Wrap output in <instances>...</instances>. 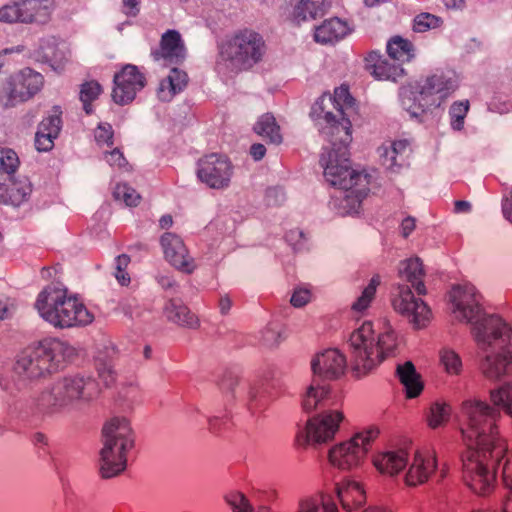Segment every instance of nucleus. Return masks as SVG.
Segmentation results:
<instances>
[{"label": "nucleus", "instance_id": "338daca9", "mask_svg": "<svg viewBox=\"0 0 512 512\" xmlns=\"http://www.w3.org/2000/svg\"><path fill=\"white\" fill-rule=\"evenodd\" d=\"M502 510L503 512H512V491L506 496Z\"/></svg>", "mask_w": 512, "mask_h": 512}, {"label": "nucleus", "instance_id": "b1692460", "mask_svg": "<svg viewBox=\"0 0 512 512\" xmlns=\"http://www.w3.org/2000/svg\"><path fill=\"white\" fill-rule=\"evenodd\" d=\"M473 325L475 339L478 343L488 346L500 339L505 332L512 330L499 316L484 314L476 322H470Z\"/></svg>", "mask_w": 512, "mask_h": 512}, {"label": "nucleus", "instance_id": "6e6d98bb", "mask_svg": "<svg viewBox=\"0 0 512 512\" xmlns=\"http://www.w3.org/2000/svg\"><path fill=\"white\" fill-rule=\"evenodd\" d=\"M502 482L506 488L512 491V454L507 457L503 465Z\"/></svg>", "mask_w": 512, "mask_h": 512}, {"label": "nucleus", "instance_id": "aec40b11", "mask_svg": "<svg viewBox=\"0 0 512 512\" xmlns=\"http://www.w3.org/2000/svg\"><path fill=\"white\" fill-rule=\"evenodd\" d=\"M103 442L132 449L135 446V435L131 421L125 416H113L107 419L101 429Z\"/></svg>", "mask_w": 512, "mask_h": 512}, {"label": "nucleus", "instance_id": "052dcab7", "mask_svg": "<svg viewBox=\"0 0 512 512\" xmlns=\"http://www.w3.org/2000/svg\"><path fill=\"white\" fill-rule=\"evenodd\" d=\"M218 306L222 314H227L232 306L231 297L228 294L220 297L218 300Z\"/></svg>", "mask_w": 512, "mask_h": 512}, {"label": "nucleus", "instance_id": "412c9836", "mask_svg": "<svg viewBox=\"0 0 512 512\" xmlns=\"http://www.w3.org/2000/svg\"><path fill=\"white\" fill-rule=\"evenodd\" d=\"M131 449L103 442L100 450L99 473L102 478L109 479L120 475L127 467V454Z\"/></svg>", "mask_w": 512, "mask_h": 512}, {"label": "nucleus", "instance_id": "1a4fd4ad", "mask_svg": "<svg viewBox=\"0 0 512 512\" xmlns=\"http://www.w3.org/2000/svg\"><path fill=\"white\" fill-rule=\"evenodd\" d=\"M379 434V428L371 426L362 432L356 433L349 440L334 445L328 451L330 464L344 471L359 467L366 458L371 443L378 438Z\"/></svg>", "mask_w": 512, "mask_h": 512}, {"label": "nucleus", "instance_id": "4468645a", "mask_svg": "<svg viewBox=\"0 0 512 512\" xmlns=\"http://www.w3.org/2000/svg\"><path fill=\"white\" fill-rule=\"evenodd\" d=\"M449 299L453 306V313L461 322H476L484 314L481 303L482 295L471 284H456L449 291Z\"/></svg>", "mask_w": 512, "mask_h": 512}, {"label": "nucleus", "instance_id": "a878e982", "mask_svg": "<svg viewBox=\"0 0 512 512\" xmlns=\"http://www.w3.org/2000/svg\"><path fill=\"white\" fill-rule=\"evenodd\" d=\"M61 116V107L54 106L52 114L40 122L35 134V146L38 151L48 152L54 147V139L58 137L61 130Z\"/></svg>", "mask_w": 512, "mask_h": 512}, {"label": "nucleus", "instance_id": "5fc2aeb1", "mask_svg": "<svg viewBox=\"0 0 512 512\" xmlns=\"http://www.w3.org/2000/svg\"><path fill=\"white\" fill-rule=\"evenodd\" d=\"M234 512H255L254 508L250 504L248 498L244 494H240V500L238 504L233 503ZM256 512H271L268 507H260Z\"/></svg>", "mask_w": 512, "mask_h": 512}, {"label": "nucleus", "instance_id": "de8ad7c7", "mask_svg": "<svg viewBox=\"0 0 512 512\" xmlns=\"http://www.w3.org/2000/svg\"><path fill=\"white\" fill-rule=\"evenodd\" d=\"M440 362L448 374L458 375L462 370L461 358L451 349H444L441 351Z\"/></svg>", "mask_w": 512, "mask_h": 512}, {"label": "nucleus", "instance_id": "473e14b6", "mask_svg": "<svg viewBox=\"0 0 512 512\" xmlns=\"http://www.w3.org/2000/svg\"><path fill=\"white\" fill-rule=\"evenodd\" d=\"M253 132L261 137L267 144L279 145L283 141L281 127L276 117L267 112L253 126Z\"/></svg>", "mask_w": 512, "mask_h": 512}, {"label": "nucleus", "instance_id": "c03bdc74", "mask_svg": "<svg viewBox=\"0 0 512 512\" xmlns=\"http://www.w3.org/2000/svg\"><path fill=\"white\" fill-rule=\"evenodd\" d=\"M380 285L379 276L376 275L371 278L369 284L363 289L362 294L352 304V310L356 312L365 311L375 298L377 287Z\"/></svg>", "mask_w": 512, "mask_h": 512}, {"label": "nucleus", "instance_id": "bf43d9fd", "mask_svg": "<svg viewBox=\"0 0 512 512\" xmlns=\"http://www.w3.org/2000/svg\"><path fill=\"white\" fill-rule=\"evenodd\" d=\"M266 154V147L262 143H254L250 147V155L254 160H261Z\"/></svg>", "mask_w": 512, "mask_h": 512}, {"label": "nucleus", "instance_id": "72a5a7b5", "mask_svg": "<svg viewBox=\"0 0 512 512\" xmlns=\"http://www.w3.org/2000/svg\"><path fill=\"white\" fill-rule=\"evenodd\" d=\"M512 364V352L486 356L481 363L484 376L491 380H499L508 372V366Z\"/></svg>", "mask_w": 512, "mask_h": 512}, {"label": "nucleus", "instance_id": "423d86ee", "mask_svg": "<svg viewBox=\"0 0 512 512\" xmlns=\"http://www.w3.org/2000/svg\"><path fill=\"white\" fill-rule=\"evenodd\" d=\"M100 393L98 382L80 374L65 375L43 390L36 404L45 413H59L79 403L90 402Z\"/></svg>", "mask_w": 512, "mask_h": 512}, {"label": "nucleus", "instance_id": "f257e3e1", "mask_svg": "<svg viewBox=\"0 0 512 512\" xmlns=\"http://www.w3.org/2000/svg\"><path fill=\"white\" fill-rule=\"evenodd\" d=\"M318 118L325 121L319 130L323 139L330 143L331 148L322 154L324 161V177L335 188L349 191L345 199H355L358 204L370 192L369 174H363L352 168L349 144L352 141V123L347 114L353 109L355 99L347 85L336 88L334 94H323L318 101Z\"/></svg>", "mask_w": 512, "mask_h": 512}, {"label": "nucleus", "instance_id": "393cba45", "mask_svg": "<svg viewBox=\"0 0 512 512\" xmlns=\"http://www.w3.org/2000/svg\"><path fill=\"white\" fill-rule=\"evenodd\" d=\"M364 68L375 79L380 81H396L404 74L403 68L391 63L387 58L375 50L368 51L364 56Z\"/></svg>", "mask_w": 512, "mask_h": 512}, {"label": "nucleus", "instance_id": "f8f14e48", "mask_svg": "<svg viewBox=\"0 0 512 512\" xmlns=\"http://www.w3.org/2000/svg\"><path fill=\"white\" fill-rule=\"evenodd\" d=\"M457 85L451 77L443 74H433L426 78L413 105L416 106L412 113H426L438 107L456 90Z\"/></svg>", "mask_w": 512, "mask_h": 512}, {"label": "nucleus", "instance_id": "20e7f679", "mask_svg": "<svg viewBox=\"0 0 512 512\" xmlns=\"http://www.w3.org/2000/svg\"><path fill=\"white\" fill-rule=\"evenodd\" d=\"M507 444L479 446L470 444L461 453L462 479L478 496L490 495L496 486V469L507 454Z\"/></svg>", "mask_w": 512, "mask_h": 512}, {"label": "nucleus", "instance_id": "ea45409f", "mask_svg": "<svg viewBox=\"0 0 512 512\" xmlns=\"http://www.w3.org/2000/svg\"><path fill=\"white\" fill-rule=\"evenodd\" d=\"M188 83V76L184 71L173 68L170 74L161 80L159 91H168L170 96L176 95Z\"/></svg>", "mask_w": 512, "mask_h": 512}, {"label": "nucleus", "instance_id": "c85d7f7f", "mask_svg": "<svg viewBox=\"0 0 512 512\" xmlns=\"http://www.w3.org/2000/svg\"><path fill=\"white\" fill-rule=\"evenodd\" d=\"M350 32L346 21L332 17L315 27L314 40L321 44H333L343 39Z\"/></svg>", "mask_w": 512, "mask_h": 512}, {"label": "nucleus", "instance_id": "603ef678", "mask_svg": "<svg viewBox=\"0 0 512 512\" xmlns=\"http://www.w3.org/2000/svg\"><path fill=\"white\" fill-rule=\"evenodd\" d=\"M311 297L312 293L310 289L298 287L294 290L290 303L293 307L301 308L310 302Z\"/></svg>", "mask_w": 512, "mask_h": 512}, {"label": "nucleus", "instance_id": "a211bd4d", "mask_svg": "<svg viewBox=\"0 0 512 512\" xmlns=\"http://www.w3.org/2000/svg\"><path fill=\"white\" fill-rule=\"evenodd\" d=\"M346 368V356L336 348H329L316 354L311 362L314 375L322 380H338L345 374Z\"/></svg>", "mask_w": 512, "mask_h": 512}, {"label": "nucleus", "instance_id": "e433bc0d", "mask_svg": "<svg viewBox=\"0 0 512 512\" xmlns=\"http://www.w3.org/2000/svg\"><path fill=\"white\" fill-rule=\"evenodd\" d=\"M278 392L270 383H263L256 388L249 401V409L253 414H262L269 404L277 397Z\"/></svg>", "mask_w": 512, "mask_h": 512}, {"label": "nucleus", "instance_id": "f3484780", "mask_svg": "<svg viewBox=\"0 0 512 512\" xmlns=\"http://www.w3.org/2000/svg\"><path fill=\"white\" fill-rule=\"evenodd\" d=\"M113 84L112 100L124 106L134 101L136 94L145 87L146 78L137 66L126 64L114 75Z\"/></svg>", "mask_w": 512, "mask_h": 512}, {"label": "nucleus", "instance_id": "49530a36", "mask_svg": "<svg viewBox=\"0 0 512 512\" xmlns=\"http://www.w3.org/2000/svg\"><path fill=\"white\" fill-rule=\"evenodd\" d=\"M113 197L115 200L123 201L129 207L137 206L141 199L140 194L125 183H118L115 186Z\"/></svg>", "mask_w": 512, "mask_h": 512}, {"label": "nucleus", "instance_id": "7c9ffc66", "mask_svg": "<svg viewBox=\"0 0 512 512\" xmlns=\"http://www.w3.org/2000/svg\"><path fill=\"white\" fill-rule=\"evenodd\" d=\"M167 318L178 326L187 329H198L200 320L196 314L183 303L170 299L164 308Z\"/></svg>", "mask_w": 512, "mask_h": 512}, {"label": "nucleus", "instance_id": "4be33fe9", "mask_svg": "<svg viewBox=\"0 0 512 512\" xmlns=\"http://www.w3.org/2000/svg\"><path fill=\"white\" fill-rule=\"evenodd\" d=\"M437 470V456L435 451L419 452L414 455L413 463L405 475L407 486L416 487L426 483Z\"/></svg>", "mask_w": 512, "mask_h": 512}, {"label": "nucleus", "instance_id": "69168bd1", "mask_svg": "<svg viewBox=\"0 0 512 512\" xmlns=\"http://www.w3.org/2000/svg\"><path fill=\"white\" fill-rule=\"evenodd\" d=\"M173 224V218L171 215H164L159 220V225L161 229H168Z\"/></svg>", "mask_w": 512, "mask_h": 512}, {"label": "nucleus", "instance_id": "6ab92c4d", "mask_svg": "<svg viewBox=\"0 0 512 512\" xmlns=\"http://www.w3.org/2000/svg\"><path fill=\"white\" fill-rule=\"evenodd\" d=\"M160 243L163 247L165 259L178 271L184 274H192L196 269L194 259L189 255V251L183 240L176 234L165 232Z\"/></svg>", "mask_w": 512, "mask_h": 512}, {"label": "nucleus", "instance_id": "0eeeda50", "mask_svg": "<svg viewBox=\"0 0 512 512\" xmlns=\"http://www.w3.org/2000/svg\"><path fill=\"white\" fill-rule=\"evenodd\" d=\"M68 345L58 338L46 337L24 347L16 356L13 371L28 380H38L58 371L57 352Z\"/></svg>", "mask_w": 512, "mask_h": 512}, {"label": "nucleus", "instance_id": "864d4df0", "mask_svg": "<svg viewBox=\"0 0 512 512\" xmlns=\"http://www.w3.org/2000/svg\"><path fill=\"white\" fill-rule=\"evenodd\" d=\"M95 140L98 143H106L111 145L113 138V131L110 125L99 124L95 130Z\"/></svg>", "mask_w": 512, "mask_h": 512}, {"label": "nucleus", "instance_id": "5701e85b", "mask_svg": "<svg viewBox=\"0 0 512 512\" xmlns=\"http://www.w3.org/2000/svg\"><path fill=\"white\" fill-rule=\"evenodd\" d=\"M32 192V184L25 175H12L0 182V202L18 206L28 199Z\"/></svg>", "mask_w": 512, "mask_h": 512}, {"label": "nucleus", "instance_id": "4d7b16f0", "mask_svg": "<svg viewBox=\"0 0 512 512\" xmlns=\"http://www.w3.org/2000/svg\"><path fill=\"white\" fill-rule=\"evenodd\" d=\"M416 227V220L411 216L405 217L401 222V235L407 238Z\"/></svg>", "mask_w": 512, "mask_h": 512}, {"label": "nucleus", "instance_id": "c756f323", "mask_svg": "<svg viewBox=\"0 0 512 512\" xmlns=\"http://www.w3.org/2000/svg\"><path fill=\"white\" fill-rule=\"evenodd\" d=\"M396 374L400 383L404 386L405 397L413 399L423 392L424 382L421 374L416 371L415 365L411 361H406L402 365H398Z\"/></svg>", "mask_w": 512, "mask_h": 512}, {"label": "nucleus", "instance_id": "bb28decb", "mask_svg": "<svg viewBox=\"0 0 512 512\" xmlns=\"http://www.w3.org/2000/svg\"><path fill=\"white\" fill-rule=\"evenodd\" d=\"M335 490L342 508L346 511L357 510L366 503V491L359 482L344 479L336 484Z\"/></svg>", "mask_w": 512, "mask_h": 512}, {"label": "nucleus", "instance_id": "0e129e2a", "mask_svg": "<svg viewBox=\"0 0 512 512\" xmlns=\"http://www.w3.org/2000/svg\"><path fill=\"white\" fill-rule=\"evenodd\" d=\"M471 208L470 204L464 200H457L454 203V209L456 212H466Z\"/></svg>", "mask_w": 512, "mask_h": 512}, {"label": "nucleus", "instance_id": "7ed1b4c3", "mask_svg": "<svg viewBox=\"0 0 512 512\" xmlns=\"http://www.w3.org/2000/svg\"><path fill=\"white\" fill-rule=\"evenodd\" d=\"M384 332L377 336L375 344V331L371 321H365L355 329L349 337L352 370L356 375L363 376L383 362L387 357L393 356L397 349V334L387 319L383 320Z\"/></svg>", "mask_w": 512, "mask_h": 512}, {"label": "nucleus", "instance_id": "13d9d810", "mask_svg": "<svg viewBox=\"0 0 512 512\" xmlns=\"http://www.w3.org/2000/svg\"><path fill=\"white\" fill-rule=\"evenodd\" d=\"M229 423L228 418L214 417L209 420V429L214 433H219L222 429L227 428Z\"/></svg>", "mask_w": 512, "mask_h": 512}, {"label": "nucleus", "instance_id": "ddd939ff", "mask_svg": "<svg viewBox=\"0 0 512 512\" xmlns=\"http://www.w3.org/2000/svg\"><path fill=\"white\" fill-rule=\"evenodd\" d=\"M393 309L407 317L416 330L427 327L432 319V311L420 298H415L408 285L399 284L397 293L391 298Z\"/></svg>", "mask_w": 512, "mask_h": 512}, {"label": "nucleus", "instance_id": "4c0bfd02", "mask_svg": "<svg viewBox=\"0 0 512 512\" xmlns=\"http://www.w3.org/2000/svg\"><path fill=\"white\" fill-rule=\"evenodd\" d=\"M413 51V44L401 36L396 35L388 40L387 53L393 60H409L413 56Z\"/></svg>", "mask_w": 512, "mask_h": 512}, {"label": "nucleus", "instance_id": "c9c22d12", "mask_svg": "<svg viewBox=\"0 0 512 512\" xmlns=\"http://www.w3.org/2000/svg\"><path fill=\"white\" fill-rule=\"evenodd\" d=\"M452 407L444 400L432 402L425 413V420L429 428L444 427L450 421Z\"/></svg>", "mask_w": 512, "mask_h": 512}, {"label": "nucleus", "instance_id": "dca6fc26", "mask_svg": "<svg viewBox=\"0 0 512 512\" xmlns=\"http://www.w3.org/2000/svg\"><path fill=\"white\" fill-rule=\"evenodd\" d=\"M43 76L30 67L12 74L7 80L6 98L8 105L26 102L39 93L43 87Z\"/></svg>", "mask_w": 512, "mask_h": 512}, {"label": "nucleus", "instance_id": "a19ab883", "mask_svg": "<svg viewBox=\"0 0 512 512\" xmlns=\"http://www.w3.org/2000/svg\"><path fill=\"white\" fill-rule=\"evenodd\" d=\"M324 10L311 0H300L294 7L292 18L295 22L300 23L308 19L315 20L323 16Z\"/></svg>", "mask_w": 512, "mask_h": 512}, {"label": "nucleus", "instance_id": "680f3d73", "mask_svg": "<svg viewBox=\"0 0 512 512\" xmlns=\"http://www.w3.org/2000/svg\"><path fill=\"white\" fill-rule=\"evenodd\" d=\"M502 208L505 217L512 222V196L504 200Z\"/></svg>", "mask_w": 512, "mask_h": 512}, {"label": "nucleus", "instance_id": "39448f33", "mask_svg": "<svg viewBox=\"0 0 512 512\" xmlns=\"http://www.w3.org/2000/svg\"><path fill=\"white\" fill-rule=\"evenodd\" d=\"M35 306L41 317L55 328L86 326L94 318L83 302L66 288H45L39 293Z\"/></svg>", "mask_w": 512, "mask_h": 512}, {"label": "nucleus", "instance_id": "9b49d317", "mask_svg": "<svg viewBox=\"0 0 512 512\" xmlns=\"http://www.w3.org/2000/svg\"><path fill=\"white\" fill-rule=\"evenodd\" d=\"M48 0H16L0 7V22L45 24L50 20Z\"/></svg>", "mask_w": 512, "mask_h": 512}, {"label": "nucleus", "instance_id": "79ce46f5", "mask_svg": "<svg viewBox=\"0 0 512 512\" xmlns=\"http://www.w3.org/2000/svg\"><path fill=\"white\" fill-rule=\"evenodd\" d=\"M102 93V86L96 80L86 81L80 86L79 97L83 103V109L87 114H90L93 110L92 103Z\"/></svg>", "mask_w": 512, "mask_h": 512}, {"label": "nucleus", "instance_id": "8fccbe9b", "mask_svg": "<svg viewBox=\"0 0 512 512\" xmlns=\"http://www.w3.org/2000/svg\"><path fill=\"white\" fill-rule=\"evenodd\" d=\"M469 110V101H461L455 102L451 106V116H452V127L455 130H461L464 124V119Z\"/></svg>", "mask_w": 512, "mask_h": 512}, {"label": "nucleus", "instance_id": "9d476101", "mask_svg": "<svg viewBox=\"0 0 512 512\" xmlns=\"http://www.w3.org/2000/svg\"><path fill=\"white\" fill-rule=\"evenodd\" d=\"M343 420L341 411H327L313 416L306 422L304 429L296 434L295 445L305 449L309 444L332 441Z\"/></svg>", "mask_w": 512, "mask_h": 512}, {"label": "nucleus", "instance_id": "09e8293b", "mask_svg": "<svg viewBox=\"0 0 512 512\" xmlns=\"http://www.w3.org/2000/svg\"><path fill=\"white\" fill-rule=\"evenodd\" d=\"M441 24L439 17L430 13L418 14L413 22V31L417 33H424L431 28H437Z\"/></svg>", "mask_w": 512, "mask_h": 512}, {"label": "nucleus", "instance_id": "f704fd0d", "mask_svg": "<svg viewBox=\"0 0 512 512\" xmlns=\"http://www.w3.org/2000/svg\"><path fill=\"white\" fill-rule=\"evenodd\" d=\"M332 397V388L328 385L311 384L305 393L302 401V408L305 412L310 413L322 406Z\"/></svg>", "mask_w": 512, "mask_h": 512}, {"label": "nucleus", "instance_id": "6e6552de", "mask_svg": "<svg viewBox=\"0 0 512 512\" xmlns=\"http://www.w3.org/2000/svg\"><path fill=\"white\" fill-rule=\"evenodd\" d=\"M264 47L265 41L259 33L242 29L222 43L219 53L227 69L239 73L261 60Z\"/></svg>", "mask_w": 512, "mask_h": 512}, {"label": "nucleus", "instance_id": "58836bf2", "mask_svg": "<svg viewBox=\"0 0 512 512\" xmlns=\"http://www.w3.org/2000/svg\"><path fill=\"white\" fill-rule=\"evenodd\" d=\"M161 55L164 58H173L179 56L183 51L181 35L176 30H168L162 35L160 41Z\"/></svg>", "mask_w": 512, "mask_h": 512}, {"label": "nucleus", "instance_id": "774afa93", "mask_svg": "<svg viewBox=\"0 0 512 512\" xmlns=\"http://www.w3.org/2000/svg\"><path fill=\"white\" fill-rule=\"evenodd\" d=\"M362 512H391L386 508L379 507V506H369L368 508L364 509Z\"/></svg>", "mask_w": 512, "mask_h": 512}, {"label": "nucleus", "instance_id": "a18cd8bd", "mask_svg": "<svg viewBox=\"0 0 512 512\" xmlns=\"http://www.w3.org/2000/svg\"><path fill=\"white\" fill-rule=\"evenodd\" d=\"M299 512H338V508L331 497H321L320 500L307 499L301 501Z\"/></svg>", "mask_w": 512, "mask_h": 512}, {"label": "nucleus", "instance_id": "2eb2a0df", "mask_svg": "<svg viewBox=\"0 0 512 512\" xmlns=\"http://www.w3.org/2000/svg\"><path fill=\"white\" fill-rule=\"evenodd\" d=\"M233 165L227 156L211 153L199 160L197 176L211 189H224L229 186Z\"/></svg>", "mask_w": 512, "mask_h": 512}, {"label": "nucleus", "instance_id": "cd10ccee", "mask_svg": "<svg viewBox=\"0 0 512 512\" xmlns=\"http://www.w3.org/2000/svg\"><path fill=\"white\" fill-rule=\"evenodd\" d=\"M372 463L383 475H398L408 463V453L403 449L377 452L373 455Z\"/></svg>", "mask_w": 512, "mask_h": 512}, {"label": "nucleus", "instance_id": "37998d69", "mask_svg": "<svg viewBox=\"0 0 512 512\" xmlns=\"http://www.w3.org/2000/svg\"><path fill=\"white\" fill-rule=\"evenodd\" d=\"M19 164V157L13 149L0 147V178L14 175Z\"/></svg>", "mask_w": 512, "mask_h": 512}, {"label": "nucleus", "instance_id": "f03ea898", "mask_svg": "<svg viewBox=\"0 0 512 512\" xmlns=\"http://www.w3.org/2000/svg\"><path fill=\"white\" fill-rule=\"evenodd\" d=\"M491 404L480 399H467L460 410L467 420V427L461 428L466 446H496L506 443L498 436L497 422L501 411L512 417V384L504 383L489 391Z\"/></svg>", "mask_w": 512, "mask_h": 512}, {"label": "nucleus", "instance_id": "3c124183", "mask_svg": "<svg viewBox=\"0 0 512 512\" xmlns=\"http://www.w3.org/2000/svg\"><path fill=\"white\" fill-rule=\"evenodd\" d=\"M116 262L115 278L121 286H128L131 282V278L127 272V268L131 262V258L127 254H121L117 257Z\"/></svg>", "mask_w": 512, "mask_h": 512}, {"label": "nucleus", "instance_id": "e2e57ef3", "mask_svg": "<svg viewBox=\"0 0 512 512\" xmlns=\"http://www.w3.org/2000/svg\"><path fill=\"white\" fill-rule=\"evenodd\" d=\"M33 442L36 446H47L48 439L46 435L42 432H36L33 436Z\"/></svg>", "mask_w": 512, "mask_h": 512}, {"label": "nucleus", "instance_id": "2f4dec72", "mask_svg": "<svg viewBox=\"0 0 512 512\" xmlns=\"http://www.w3.org/2000/svg\"><path fill=\"white\" fill-rule=\"evenodd\" d=\"M402 265L399 276L409 282L419 296H425L427 288L424 283L425 270L422 260L419 257H411L403 261Z\"/></svg>", "mask_w": 512, "mask_h": 512}]
</instances>
